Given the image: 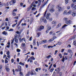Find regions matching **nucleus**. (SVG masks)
<instances>
[{
	"instance_id": "nucleus-1",
	"label": "nucleus",
	"mask_w": 76,
	"mask_h": 76,
	"mask_svg": "<svg viewBox=\"0 0 76 76\" xmlns=\"http://www.w3.org/2000/svg\"><path fill=\"white\" fill-rule=\"evenodd\" d=\"M53 5L52 4H49V6H48V7H51V9L50 10V12H51V13L54 12V11H55L54 8L52 7H53Z\"/></svg>"
},
{
	"instance_id": "nucleus-2",
	"label": "nucleus",
	"mask_w": 76,
	"mask_h": 76,
	"mask_svg": "<svg viewBox=\"0 0 76 76\" xmlns=\"http://www.w3.org/2000/svg\"><path fill=\"white\" fill-rule=\"evenodd\" d=\"M40 22H43L45 23H47V21L46 20V19L44 18V17H42L40 18Z\"/></svg>"
},
{
	"instance_id": "nucleus-3",
	"label": "nucleus",
	"mask_w": 76,
	"mask_h": 76,
	"mask_svg": "<svg viewBox=\"0 0 76 76\" xmlns=\"http://www.w3.org/2000/svg\"><path fill=\"white\" fill-rule=\"evenodd\" d=\"M71 7H73V10H75L76 9V5L75 4L72 3L71 5Z\"/></svg>"
},
{
	"instance_id": "nucleus-4",
	"label": "nucleus",
	"mask_w": 76,
	"mask_h": 76,
	"mask_svg": "<svg viewBox=\"0 0 76 76\" xmlns=\"http://www.w3.org/2000/svg\"><path fill=\"white\" fill-rule=\"evenodd\" d=\"M56 8L57 9H58V12H61L62 11V10L63 9V8L61 7L60 6V5H58L56 7Z\"/></svg>"
},
{
	"instance_id": "nucleus-5",
	"label": "nucleus",
	"mask_w": 76,
	"mask_h": 76,
	"mask_svg": "<svg viewBox=\"0 0 76 76\" xmlns=\"http://www.w3.org/2000/svg\"><path fill=\"white\" fill-rule=\"evenodd\" d=\"M19 40H20V42H23V41L24 42H25V43H26V39L25 38H23L22 39H21V38H20L19 39Z\"/></svg>"
},
{
	"instance_id": "nucleus-6",
	"label": "nucleus",
	"mask_w": 76,
	"mask_h": 76,
	"mask_svg": "<svg viewBox=\"0 0 76 76\" xmlns=\"http://www.w3.org/2000/svg\"><path fill=\"white\" fill-rule=\"evenodd\" d=\"M16 3V1L15 0H12L10 2H8L7 4H8V3H10V5H12L13 4H14V3Z\"/></svg>"
},
{
	"instance_id": "nucleus-7",
	"label": "nucleus",
	"mask_w": 76,
	"mask_h": 76,
	"mask_svg": "<svg viewBox=\"0 0 76 76\" xmlns=\"http://www.w3.org/2000/svg\"><path fill=\"white\" fill-rule=\"evenodd\" d=\"M51 14L50 13H48L47 14V15H46V18L48 20L50 19V17L49 16H50Z\"/></svg>"
},
{
	"instance_id": "nucleus-8",
	"label": "nucleus",
	"mask_w": 76,
	"mask_h": 76,
	"mask_svg": "<svg viewBox=\"0 0 76 76\" xmlns=\"http://www.w3.org/2000/svg\"><path fill=\"white\" fill-rule=\"evenodd\" d=\"M44 26H40V28H39L38 29V31H42V29H44Z\"/></svg>"
},
{
	"instance_id": "nucleus-9",
	"label": "nucleus",
	"mask_w": 76,
	"mask_h": 76,
	"mask_svg": "<svg viewBox=\"0 0 76 76\" xmlns=\"http://www.w3.org/2000/svg\"><path fill=\"white\" fill-rule=\"evenodd\" d=\"M47 42V40H42L41 42V43H40L39 44H45V43H46V42Z\"/></svg>"
},
{
	"instance_id": "nucleus-10",
	"label": "nucleus",
	"mask_w": 76,
	"mask_h": 76,
	"mask_svg": "<svg viewBox=\"0 0 76 76\" xmlns=\"http://www.w3.org/2000/svg\"><path fill=\"white\" fill-rule=\"evenodd\" d=\"M72 21L69 20L68 21H66L65 23L66 24H68V25H70V24H71L72 23Z\"/></svg>"
},
{
	"instance_id": "nucleus-11",
	"label": "nucleus",
	"mask_w": 76,
	"mask_h": 76,
	"mask_svg": "<svg viewBox=\"0 0 76 76\" xmlns=\"http://www.w3.org/2000/svg\"><path fill=\"white\" fill-rule=\"evenodd\" d=\"M7 65H5V67H6V70L7 72H9V71H10V68H9V67H6V66Z\"/></svg>"
},
{
	"instance_id": "nucleus-12",
	"label": "nucleus",
	"mask_w": 76,
	"mask_h": 76,
	"mask_svg": "<svg viewBox=\"0 0 76 76\" xmlns=\"http://www.w3.org/2000/svg\"><path fill=\"white\" fill-rule=\"evenodd\" d=\"M31 59V60H34L35 59V58H34V57L32 56L27 60V62H29V60H30V59Z\"/></svg>"
},
{
	"instance_id": "nucleus-13",
	"label": "nucleus",
	"mask_w": 76,
	"mask_h": 76,
	"mask_svg": "<svg viewBox=\"0 0 76 76\" xmlns=\"http://www.w3.org/2000/svg\"><path fill=\"white\" fill-rule=\"evenodd\" d=\"M34 20V18H31V20L30 22V24H32Z\"/></svg>"
},
{
	"instance_id": "nucleus-14",
	"label": "nucleus",
	"mask_w": 76,
	"mask_h": 76,
	"mask_svg": "<svg viewBox=\"0 0 76 76\" xmlns=\"http://www.w3.org/2000/svg\"><path fill=\"white\" fill-rule=\"evenodd\" d=\"M48 0H47L46 2H45L44 4H43L42 6L43 7L45 6V5H46L47 4V3H48Z\"/></svg>"
},
{
	"instance_id": "nucleus-15",
	"label": "nucleus",
	"mask_w": 76,
	"mask_h": 76,
	"mask_svg": "<svg viewBox=\"0 0 76 76\" xmlns=\"http://www.w3.org/2000/svg\"><path fill=\"white\" fill-rule=\"evenodd\" d=\"M41 35V33L39 32L37 33V34L36 35V37L38 38Z\"/></svg>"
},
{
	"instance_id": "nucleus-16",
	"label": "nucleus",
	"mask_w": 76,
	"mask_h": 76,
	"mask_svg": "<svg viewBox=\"0 0 76 76\" xmlns=\"http://www.w3.org/2000/svg\"><path fill=\"white\" fill-rule=\"evenodd\" d=\"M63 15H68V12H67V11L66 10L63 13Z\"/></svg>"
},
{
	"instance_id": "nucleus-17",
	"label": "nucleus",
	"mask_w": 76,
	"mask_h": 76,
	"mask_svg": "<svg viewBox=\"0 0 76 76\" xmlns=\"http://www.w3.org/2000/svg\"><path fill=\"white\" fill-rule=\"evenodd\" d=\"M73 12V11H71V10H70L69 11V12H68V15H69V14H71V15H72Z\"/></svg>"
},
{
	"instance_id": "nucleus-18",
	"label": "nucleus",
	"mask_w": 76,
	"mask_h": 76,
	"mask_svg": "<svg viewBox=\"0 0 76 76\" xmlns=\"http://www.w3.org/2000/svg\"><path fill=\"white\" fill-rule=\"evenodd\" d=\"M61 25V24L60 23H59L58 25L56 26V28L57 29V28H58L60 27Z\"/></svg>"
},
{
	"instance_id": "nucleus-19",
	"label": "nucleus",
	"mask_w": 76,
	"mask_h": 76,
	"mask_svg": "<svg viewBox=\"0 0 76 76\" xmlns=\"http://www.w3.org/2000/svg\"><path fill=\"white\" fill-rule=\"evenodd\" d=\"M18 71L20 72V71H21V66H18Z\"/></svg>"
},
{
	"instance_id": "nucleus-20",
	"label": "nucleus",
	"mask_w": 76,
	"mask_h": 76,
	"mask_svg": "<svg viewBox=\"0 0 76 76\" xmlns=\"http://www.w3.org/2000/svg\"><path fill=\"white\" fill-rule=\"evenodd\" d=\"M2 34H3V35H7V32L6 31H4L2 32Z\"/></svg>"
},
{
	"instance_id": "nucleus-21",
	"label": "nucleus",
	"mask_w": 76,
	"mask_h": 76,
	"mask_svg": "<svg viewBox=\"0 0 76 76\" xmlns=\"http://www.w3.org/2000/svg\"><path fill=\"white\" fill-rule=\"evenodd\" d=\"M33 45H36V42L35 41V40H33Z\"/></svg>"
},
{
	"instance_id": "nucleus-22",
	"label": "nucleus",
	"mask_w": 76,
	"mask_h": 76,
	"mask_svg": "<svg viewBox=\"0 0 76 76\" xmlns=\"http://www.w3.org/2000/svg\"><path fill=\"white\" fill-rule=\"evenodd\" d=\"M73 16H75L76 15V13L75 12H73V13L72 14Z\"/></svg>"
},
{
	"instance_id": "nucleus-23",
	"label": "nucleus",
	"mask_w": 76,
	"mask_h": 76,
	"mask_svg": "<svg viewBox=\"0 0 76 76\" xmlns=\"http://www.w3.org/2000/svg\"><path fill=\"white\" fill-rule=\"evenodd\" d=\"M39 1V3L38 4V6H40V4H41V3L42 2V0H38Z\"/></svg>"
},
{
	"instance_id": "nucleus-24",
	"label": "nucleus",
	"mask_w": 76,
	"mask_h": 76,
	"mask_svg": "<svg viewBox=\"0 0 76 76\" xmlns=\"http://www.w3.org/2000/svg\"><path fill=\"white\" fill-rule=\"evenodd\" d=\"M22 46L23 47H26V44L24 42L22 43Z\"/></svg>"
},
{
	"instance_id": "nucleus-25",
	"label": "nucleus",
	"mask_w": 76,
	"mask_h": 76,
	"mask_svg": "<svg viewBox=\"0 0 76 76\" xmlns=\"http://www.w3.org/2000/svg\"><path fill=\"white\" fill-rule=\"evenodd\" d=\"M30 74V71H28L27 74L26 75V76H29Z\"/></svg>"
},
{
	"instance_id": "nucleus-26",
	"label": "nucleus",
	"mask_w": 76,
	"mask_h": 76,
	"mask_svg": "<svg viewBox=\"0 0 76 76\" xmlns=\"http://www.w3.org/2000/svg\"><path fill=\"white\" fill-rule=\"evenodd\" d=\"M3 68V66L2 65H0V71L2 70V68Z\"/></svg>"
},
{
	"instance_id": "nucleus-27",
	"label": "nucleus",
	"mask_w": 76,
	"mask_h": 76,
	"mask_svg": "<svg viewBox=\"0 0 76 76\" xmlns=\"http://www.w3.org/2000/svg\"><path fill=\"white\" fill-rule=\"evenodd\" d=\"M20 76H23V74L22 72H21V71L20 72Z\"/></svg>"
},
{
	"instance_id": "nucleus-28",
	"label": "nucleus",
	"mask_w": 76,
	"mask_h": 76,
	"mask_svg": "<svg viewBox=\"0 0 76 76\" xmlns=\"http://www.w3.org/2000/svg\"><path fill=\"white\" fill-rule=\"evenodd\" d=\"M17 24H18V23H16V24H13L12 26V27H15V26Z\"/></svg>"
},
{
	"instance_id": "nucleus-29",
	"label": "nucleus",
	"mask_w": 76,
	"mask_h": 76,
	"mask_svg": "<svg viewBox=\"0 0 76 76\" xmlns=\"http://www.w3.org/2000/svg\"><path fill=\"white\" fill-rule=\"evenodd\" d=\"M30 74L31 75H36V74H37L36 73H35V74H34V72H33L32 71L31 72Z\"/></svg>"
},
{
	"instance_id": "nucleus-30",
	"label": "nucleus",
	"mask_w": 76,
	"mask_h": 76,
	"mask_svg": "<svg viewBox=\"0 0 76 76\" xmlns=\"http://www.w3.org/2000/svg\"><path fill=\"white\" fill-rule=\"evenodd\" d=\"M32 6H33V7H36V5L34 4V2H33L32 4H31Z\"/></svg>"
},
{
	"instance_id": "nucleus-31",
	"label": "nucleus",
	"mask_w": 76,
	"mask_h": 76,
	"mask_svg": "<svg viewBox=\"0 0 76 76\" xmlns=\"http://www.w3.org/2000/svg\"><path fill=\"white\" fill-rule=\"evenodd\" d=\"M67 51L68 53H72V51L70 49H68Z\"/></svg>"
},
{
	"instance_id": "nucleus-32",
	"label": "nucleus",
	"mask_w": 76,
	"mask_h": 76,
	"mask_svg": "<svg viewBox=\"0 0 76 76\" xmlns=\"http://www.w3.org/2000/svg\"><path fill=\"white\" fill-rule=\"evenodd\" d=\"M54 41V39H51L48 40L49 42H51Z\"/></svg>"
},
{
	"instance_id": "nucleus-33",
	"label": "nucleus",
	"mask_w": 76,
	"mask_h": 76,
	"mask_svg": "<svg viewBox=\"0 0 76 76\" xmlns=\"http://www.w3.org/2000/svg\"><path fill=\"white\" fill-rule=\"evenodd\" d=\"M72 55H71L70 57L69 58V61H71V60H72Z\"/></svg>"
},
{
	"instance_id": "nucleus-34",
	"label": "nucleus",
	"mask_w": 76,
	"mask_h": 76,
	"mask_svg": "<svg viewBox=\"0 0 76 76\" xmlns=\"http://www.w3.org/2000/svg\"><path fill=\"white\" fill-rule=\"evenodd\" d=\"M67 26V25L66 24H65L62 26V28H65V27H66V26Z\"/></svg>"
},
{
	"instance_id": "nucleus-35",
	"label": "nucleus",
	"mask_w": 76,
	"mask_h": 76,
	"mask_svg": "<svg viewBox=\"0 0 76 76\" xmlns=\"http://www.w3.org/2000/svg\"><path fill=\"white\" fill-rule=\"evenodd\" d=\"M32 10H37V9L36 8H34V7H33L31 9Z\"/></svg>"
},
{
	"instance_id": "nucleus-36",
	"label": "nucleus",
	"mask_w": 76,
	"mask_h": 76,
	"mask_svg": "<svg viewBox=\"0 0 76 76\" xmlns=\"http://www.w3.org/2000/svg\"><path fill=\"white\" fill-rule=\"evenodd\" d=\"M28 57H29V56L28 55H27L25 59V61H26L28 59Z\"/></svg>"
},
{
	"instance_id": "nucleus-37",
	"label": "nucleus",
	"mask_w": 76,
	"mask_h": 76,
	"mask_svg": "<svg viewBox=\"0 0 76 76\" xmlns=\"http://www.w3.org/2000/svg\"><path fill=\"white\" fill-rule=\"evenodd\" d=\"M69 0H65V3L66 4H67L69 3Z\"/></svg>"
},
{
	"instance_id": "nucleus-38",
	"label": "nucleus",
	"mask_w": 76,
	"mask_h": 76,
	"mask_svg": "<svg viewBox=\"0 0 76 76\" xmlns=\"http://www.w3.org/2000/svg\"><path fill=\"white\" fill-rule=\"evenodd\" d=\"M19 64L21 65V66H24V64L22 63L21 62L19 63Z\"/></svg>"
},
{
	"instance_id": "nucleus-39",
	"label": "nucleus",
	"mask_w": 76,
	"mask_h": 76,
	"mask_svg": "<svg viewBox=\"0 0 76 76\" xmlns=\"http://www.w3.org/2000/svg\"><path fill=\"white\" fill-rule=\"evenodd\" d=\"M17 52H18V53H20V50L18 49H17Z\"/></svg>"
},
{
	"instance_id": "nucleus-40",
	"label": "nucleus",
	"mask_w": 76,
	"mask_h": 76,
	"mask_svg": "<svg viewBox=\"0 0 76 76\" xmlns=\"http://www.w3.org/2000/svg\"><path fill=\"white\" fill-rule=\"evenodd\" d=\"M14 19H17V20H19V17L18 16H16L14 18Z\"/></svg>"
},
{
	"instance_id": "nucleus-41",
	"label": "nucleus",
	"mask_w": 76,
	"mask_h": 76,
	"mask_svg": "<svg viewBox=\"0 0 76 76\" xmlns=\"http://www.w3.org/2000/svg\"><path fill=\"white\" fill-rule=\"evenodd\" d=\"M54 70V68H53L52 69L50 70V72H53Z\"/></svg>"
},
{
	"instance_id": "nucleus-42",
	"label": "nucleus",
	"mask_w": 76,
	"mask_h": 76,
	"mask_svg": "<svg viewBox=\"0 0 76 76\" xmlns=\"http://www.w3.org/2000/svg\"><path fill=\"white\" fill-rule=\"evenodd\" d=\"M21 25L22 26H26V24L25 23H22V24H21Z\"/></svg>"
},
{
	"instance_id": "nucleus-43",
	"label": "nucleus",
	"mask_w": 76,
	"mask_h": 76,
	"mask_svg": "<svg viewBox=\"0 0 76 76\" xmlns=\"http://www.w3.org/2000/svg\"><path fill=\"white\" fill-rule=\"evenodd\" d=\"M17 9H15L13 10L12 12H17Z\"/></svg>"
},
{
	"instance_id": "nucleus-44",
	"label": "nucleus",
	"mask_w": 76,
	"mask_h": 76,
	"mask_svg": "<svg viewBox=\"0 0 76 76\" xmlns=\"http://www.w3.org/2000/svg\"><path fill=\"white\" fill-rule=\"evenodd\" d=\"M12 15H13V16H16V13L14 12H12Z\"/></svg>"
},
{
	"instance_id": "nucleus-45",
	"label": "nucleus",
	"mask_w": 76,
	"mask_h": 76,
	"mask_svg": "<svg viewBox=\"0 0 76 76\" xmlns=\"http://www.w3.org/2000/svg\"><path fill=\"white\" fill-rule=\"evenodd\" d=\"M51 55H49L48 56H47L46 58H50V57H51Z\"/></svg>"
},
{
	"instance_id": "nucleus-46",
	"label": "nucleus",
	"mask_w": 76,
	"mask_h": 76,
	"mask_svg": "<svg viewBox=\"0 0 76 76\" xmlns=\"http://www.w3.org/2000/svg\"><path fill=\"white\" fill-rule=\"evenodd\" d=\"M59 56H60V58H62V56L61 55V53H59Z\"/></svg>"
},
{
	"instance_id": "nucleus-47",
	"label": "nucleus",
	"mask_w": 76,
	"mask_h": 76,
	"mask_svg": "<svg viewBox=\"0 0 76 76\" xmlns=\"http://www.w3.org/2000/svg\"><path fill=\"white\" fill-rule=\"evenodd\" d=\"M12 42H11V44L12 45L13 44V42H14V39L11 40Z\"/></svg>"
},
{
	"instance_id": "nucleus-48",
	"label": "nucleus",
	"mask_w": 76,
	"mask_h": 76,
	"mask_svg": "<svg viewBox=\"0 0 76 76\" xmlns=\"http://www.w3.org/2000/svg\"><path fill=\"white\" fill-rule=\"evenodd\" d=\"M8 63V61H7L6 59H5V63Z\"/></svg>"
},
{
	"instance_id": "nucleus-49",
	"label": "nucleus",
	"mask_w": 76,
	"mask_h": 76,
	"mask_svg": "<svg viewBox=\"0 0 76 76\" xmlns=\"http://www.w3.org/2000/svg\"><path fill=\"white\" fill-rule=\"evenodd\" d=\"M67 19H68V18H65L64 19V20H66V21H67Z\"/></svg>"
},
{
	"instance_id": "nucleus-50",
	"label": "nucleus",
	"mask_w": 76,
	"mask_h": 76,
	"mask_svg": "<svg viewBox=\"0 0 76 76\" xmlns=\"http://www.w3.org/2000/svg\"><path fill=\"white\" fill-rule=\"evenodd\" d=\"M15 42H16V43H18V39H15Z\"/></svg>"
},
{
	"instance_id": "nucleus-51",
	"label": "nucleus",
	"mask_w": 76,
	"mask_h": 76,
	"mask_svg": "<svg viewBox=\"0 0 76 76\" xmlns=\"http://www.w3.org/2000/svg\"><path fill=\"white\" fill-rule=\"evenodd\" d=\"M73 45H76V41L74 40V42L73 43Z\"/></svg>"
},
{
	"instance_id": "nucleus-52",
	"label": "nucleus",
	"mask_w": 76,
	"mask_h": 76,
	"mask_svg": "<svg viewBox=\"0 0 76 76\" xmlns=\"http://www.w3.org/2000/svg\"><path fill=\"white\" fill-rule=\"evenodd\" d=\"M15 45H16V48L18 47V45L16 43H15Z\"/></svg>"
},
{
	"instance_id": "nucleus-53",
	"label": "nucleus",
	"mask_w": 76,
	"mask_h": 76,
	"mask_svg": "<svg viewBox=\"0 0 76 76\" xmlns=\"http://www.w3.org/2000/svg\"><path fill=\"white\" fill-rule=\"evenodd\" d=\"M47 45H43V47L44 48H47Z\"/></svg>"
},
{
	"instance_id": "nucleus-54",
	"label": "nucleus",
	"mask_w": 76,
	"mask_h": 76,
	"mask_svg": "<svg viewBox=\"0 0 76 76\" xmlns=\"http://www.w3.org/2000/svg\"><path fill=\"white\" fill-rule=\"evenodd\" d=\"M14 30L13 29L10 28V30H9V31H13Z\"/></svg>"
},
{
	"instance_id": "nucleus-55",
	"label": "nucleus",
	"mask_w": 76,
	"mask_h": 76,
	"mask_svg": "<svg viewBox=\"0 0 76 76\" xmlns=\"http://www.w3.org/2000/svg\"><path fill=\"white\" fill-rule=\"evenodd\" d=\"M52 24H56V22L55 21H52Z\"/></svg>"
},
{
	"instance_id": "nucleus-56",
	"label": "nucleus",
	"mask_w": 76,
	"mask_h": 76,
	"mask_svg": "<svg viewBox=\"0 0 76 76\" xmlns=\"http://www.w3.org/2000/svg\"><path fill=\"white\" fill-rule=\"evenodd\" d=\"M58 45H61V42H58Z\"/></svg>"
},
{
	"instance_id": "nucleus-57",
	"label": "nucleus",
	"mask_w": 76,
	"mask_h": 76,
	"mask_svg": "<svg viewBox=\"0 0 76 76\" xmlns=\"http://www.w3.org/2000/svg\"><path fill=\"white\" fill-rule=\"evenodd\" d=\"M30 61V62L31 63L32 62V59H29V62Z\"/></svg>"
},
{
	"instance_id": "nucleus-58",
	"label": "nucleus",
	"mask_w": 76,
	"mask_h": 76,
	"mask_svg": "<svg viewBox=\"0 0 76 76\" xmlns=\"http://www.w3.org/2000/svg\"><path fill=\"white\" fill-rule=\"evenodd\" d=\"M27 11H29L31 10V8L30 7H28L27 9Z\"/></svg>"
},
{
	"instance_id": "nucleus-59",
	"label": "nucleus",
	"mask_w": 76,
	"mask_h": 76,
	"mask_svg": "<svg viewBox=\"0 0 76 76\" xmlns=\"http://www.w3.org/2000/svg\"><path fill=\"white\" fill-rule=\"evenodd\" d=\"M7 55H10V53L9 52V51H8V52H7Z\"/></svg>"
},
{
	"instance_id": "nucleus-60",
	"label": "nucleus",
	"mask_w": 76,
	"mask_h": 76,
	"mask_svg": "<svg viewBox=\"0 0 76 76\" xmlns=\"http://www.w3.org/2000/svg\"><path fill=\"white\" fill-rule=\"evenodd\" d=\"M51 27H48V30H50L51 29Z\"/></svg>"
},
{
	"instance_id": "nucleus-61",
	"label": "nucleus",
	"mask_w": 76,
	"mask_h": 76,
	"mask_svg": "<svg viewBox=\"0 0 76 76\" xmlns=\"http://www.w3.org/2000/svg\"><path fill=\"white\" fill-rule=\"evenodd\" d=\"M70 6H68L67 7V9H68V10H69V9H70Z\"/></svg>"
},
{
	"instance_id": "nucleus-62",
	"label": "nucleus",
	"mask_w": 76,
	"mask_h": 76,
	"mask_svg": "<svg viewBox=\"0 0 76 76\" xmlns=\"http://www.w3.org/2000/svg\"><path fill=\"white\" fill-rule=\"evenodd\" d=\"M46 12H47V11H46L44 13V16H45L46 15Z\"/></svg>"
},
{
	"instance_id": "nucleus-63",
	"label": "nucleus",
	"mask_w": 76,
	"mask_h": 76,
	"mask_svg": "<svg viewBox=\"0 0 76 76\" xmlns=\"http://www.w3.org/2000/svg\"><path fill=\"white\" fill-rule=\"evenodd\" d=\"M58 51L56 50H55V53H54V55H56V54H57V52H58Z\"/></svg>"
},
{
	"instance_id": "nucleus-64",
	"label": "nucleus",
	"mask_w": 76,
	"mask_h": 76,
	"mask_svg": "<svg viewBox=\"0 0 76 76\" xmlns=\"http://www.w3.org/2000/svg\"><path fill=\"white\" fill-rule=\"evenodd\" d=\"M64 51V49H61V52L62 53H63V52Z\"/></svg>"
}]
</instances>
